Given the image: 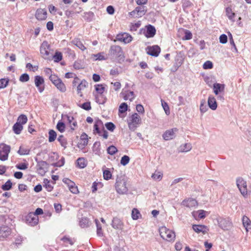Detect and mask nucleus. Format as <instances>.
<instances>
[{"instance_id": "56", "label": "nucleus", "mask_w": 251, "mask_h": 251, "mask_svg": "<svg viewBox=\"0 0 251 251\" xmlns=\"http://www.w3.org/2000/svg\"><path fill=\"white\" fill-rule=\"evenodd\" d=\"M9 79L7 78H2L0 79V88L6 87L8 83Z\"/></svg>"}, {"instance_id": "34", "label": "nucleus", "mask_w": 251, "mask_h": 251, "mask_svg": "<svg viewBox=\"0 0 251 251\" xmlns=\"http://www.w3.org/2000/svg\"><path fill=\"white\" fill-rule=\"evenodd\" d=\"M72 43L82 51L86 49L83 43L78 39H75L73 40Z\"/></svg>"}, {"instance_id": "7", "label": "nucleus", "mask_w": 251, "mask_h": 251, "mask_svg": "<svg viewBox=\"0 0 251 251\" xmlns=\"http://www.w3.org/2000/svg\"><path fill=\"white\" fill-rule=\"evenodd\" d=\"M50 79L60 91L61 92L66 91V88L65 84L57 75H51L50 76Z\"/></svg>"}, {"instance_id": "31", "label": "nucleus", "mask_w": 251, "mask_h": 251, "mask_svg": "<svg viewBox=\"0 0 251 251\" xmlns=\"http://www.w3.org/2000/svg\"><path fill=\"white\" fill-rule=\"evenodd\" d=\"M94 16V13L91 11L84 12L82 15L84 20L88 22L92 21Z\"/></svg>"}, {"instance_id": "9", "label": "nucleus", "mask_w": 251, "mask_h": 251, "mask_svg": "<svg viewBox=\"0 0 251 251\" xmlns=\"http://www.w3.org/2000/svg\"><path fill=\"white\" fill-rule=\"evenodd\" d=\"M217 220L219 226L224 230H228L231 226L232 223L229 218L219 217Z\"/></svg>"}, {"instance_id": "45", "label": "nucleus", "mask_w": 251, "mask_h": 251, "mask_svg": "<svg viewBox=\"0 0 251 251\" xmlns=\"http://www.w3.org/2000/svg\"><path fill=\"white\" fill-rule=\"evenodd\" d=\"M208 110L207 106L206 104V101L205 100H202L201 101L200 111L201 113H204Z\"/></svg>"}, {"instance_id": "51", "label": "nucleus", "mask_w": 251, "mask_h": 251, "mask_svg": "<svg viewBox=\"0 0 251 251\" xmlns=\"http://www.w3.org/2000/svg\"><path fill=\"white\" fill-rule=\"evenodd\" d=\"M63 182L68 185L69 190L75 185V184L73 181L67 178H64L63 179Z\"/></svg>"}, {"instance_id": "14", "label": "nucleus", "mask_w": 251, "mask_h": 251, "mask_svg": "<svg viewBox=\"0 0 251 251\" xmlns=\"http://www.w3.org/2000/svg\"><path fill=\"white\" fill-rule=\"evenodd\" d=\"M47 167L48 164L46 161H39L37 165V170L38 173L41 176H44L47 172Z\"/></svg>"}, {"instance_id": "26", "label": "nucleus", "mask_w": 251, "mask_h": 251, "mask_svg": "<svg viewBox=\"0 0 251 251\" xmlns=\"http://www.w3.org/2000/svg\"><path fill=\"white\" fill-rule=\"evenodd\" d=\"M11 233V230L9 227L6 226H2L0 228V236L3 238L7 237Z\"/></svg>"}, {"instance_id": "60", "label": "nucleus", "mask_w": 251, "mask_h": 251, "mask_svg": "<svg viewBox=\"0 0 251 251\" xmlns=\"http://www.w3.org/2000/svg\"><path fill=\"white\" fill-rule=\"evenodd\" d=\"M213 67V63L210 61H206L203 65L204 69H210Z\"/></svg>"}, {"instance_id": "12", "label": "nucleus", "mask_w": 251, "mask_h": 251, "mask_svg": "<svg viewBox=\"0 0 251 251\" xmlns=\"http://www.w3.org/2000/svg\"><path fill=\"white\" fill-rule=\"evenodd\" d=\"M25 221L28 225L31 226H34L37 225L38 223V216L33 214V212H30L26 216Z\"/></svg>"}, {"instance_id": "44", "label": "nucleus", "mask_w": 251, "mask_h": 251, "mask_svg": "<svg viewBox=\"0 0 251 251\" xmlns=\"http://www.w3.org/2000/svg\"><path fill=\"white\" fill-rule=\"evenodd\" d=\"M56 133L53 130H50L49 132V141L50 142H53L56 138Z\"/></svg>"}, {"instance_id": "49", "label": "nucleus", "mask_w": 251, "mask_h": 251, "mask_svg": "<svg viewBox=\"0 0 251 251\" xmlns=\"http://www.w3.org/2000/svg\"><path fill=\"white\" fill-rule=\"evenodd\" d=\"M141 215L139 211L136 208H134L132 211L131 216L132 218L134 220H137L139 216Z\"/></svg>"}, {"instance_id": "57", "label": "nucleus", "mask_w": 251, "mask_h": 251, "mask_svg": "<svg viewBox=\"0 0 251 251\" xmlns=\"http://www.w3.org/2000/svg\"><path fill=\"white\" fill-rule=\"evenodd\" d=\"M161 102H162V107L165 112V113L167 115H169L170 114V108H169V107L168 104L162 100H161Z\"/></svg>"}, {"instance_id": "17", "label": "nucleus", "mask_w": 251, "mask_h": 251, "mask_svg": "<svg viewBox=\"0 0 251 251\" xmlns=\"http://www.w3.org/2000/svg\"><path fill=\"white\" fill-rule=\"evenodd\" d=\"M178 129L176 128H174L167 130L163 134V138L165 140H170L173 139L175 137V133Z\"/></svg>"}, {"instance_id": "32", "label": "nucleus", "mask_w": 251, "mask_h": 251, "mask_svg": "<svg viewBox=\"0 0 251 251\" xmlns=\"http://www.w3.org/2000/svg\"><path fill=\"white\" fill-rule=\"evenodd\" d=\"M92 58L95 60H104L107 59V57L104 55V53L103 52L92 54Z\"/></svg>"}, {"instance_id": "3", "label": "nucleus", "mask_w": 251, "mask_h": 251, "mask_svg": "<svg viewBox=\"0 0 251 251\" xmlns=\"http://www.w3.org/2000/svg\"><path fill=\"white\" fill-rule=\"evenodd\" d=\"M127 123L129 128L134 131L138 125L141 124V117L138 114L134 113L128 117Z\"/></svg>"}, {"instance_id": "62", "label": "nucleus", "mask_w": 251, "mask_h": 251, "mask_svg": "<svg viewBox=\"0 0 251 251\" xmlns=\"http://www.w3.org/2000/svg\"><path fill=\"white\" fill-rule=\"evenodd\" d=\"M80 106V107L86 110H89L91 108L90 102H84L83 104H82Z\"/></svg>"}, {"instance_id": "42", "label": "nucleus", "mask_w": 251, "mask_h": 251, "mask_svg": "<svg viewBox=\"0 0 251 251\" xmlns=\"http://www.w3.org/2000/svg\"><path fill=\"white\" fill-rule=\"evenodd\" d=\"M57 140L59 142V143L62 147H63L64 149L66 148L67 145V142L66 139L64 138L63 135H60L58 137Z\"/></svg>"}, {"instance_id": "38", "label": "nucleus", "mask_w": 251, "mask_h": 251, "mask_svg": "<svg viewBox=\"0 0 251 251\" xmlns=\"http://www.w3.org/2000/svg\"><path fill=\"white\" fill-rule=\"evenodd\" d=\"M95 222L97 226V234L98 236L101 237L103 234L101 226L98 219H95Z\"/></svg>"}, {"instance_id": "15", "label": "nucleus", "mask_w": 251, "mask_h": 251, "mask_svg": "<svg viewBox=\"0 0 251 251\" xmlns=\"http://www.w3.org/2000/svg\"><path fill=\"white\" fill-rule=\"evenodd\" d=\"M62 117L64 120H67L68 123L70 125V127L72 130H74L77 127V122L73 116L68 115H62Z\"/></svg>"}, {"instance_id": "63", "label": "nucleus", "mask_w": 251, "mask_h": 251, "mask_svg": "<svg viewBox=\"0 0 251 251\" xmlns=\"http://www.w3.org/2000/svg\"><path fill=\"white\" fill-rule=\"evenodd\" d=\"M151 177L155 180H160L162 177V175L160 172H155V173L153 174L151 176Z\"/></svg>"}, {"instance_id": "53", "label": "nucleus", "mask_w": 251, "mask_h": 251, "mask_svg": "<svg viewBox=\"0 0 251 251\" xmlns=\"http://www.w3.org/2000/svg\"><path fill=\"white\" fill-rule=\"evenodd\" d=\"M107 151L108 153L110 155H114L118 151L117 149L114 146H110L109 147L107 148Z\"/></svg>"}, {"instance_id": "8", "label": "nucleus", "mask_w": 251, "mask_h": 251, "mask_svg": "<svg viewBox=\"0 0 251 251\" xmlns=\"http://www.w3.org/2000/svg\"><path fill=\"white\" fill-rule=\"evenodd\" d=\"M10 149L9 145L4 143L0 144V160L5 161L7 159Z\"/></svg>"}, {"instance_id": "24", "label": "nucleus", "mask_w": 251, "mask_h": 251, "mask_svg": "<svg viewBox=\"0 0 251 251\" xmlns=\"http://www.w3.org/2000/svg\"><path fill=\"white\" fill-rule=\"evenodd\" d=\"M206 211L203 210H200L197 211H194L192 213L193 217L196 220L203 219L205 217Z\"/></svg>"}, {"instance_id": "35", "label": "nucleus", "mask_w": 251, "mask_h": 251, "mask_svg": "<svg viewBox=\"0 0 251 251\" xmlns=\"http://www.w3.org/2000/svg\"><path fill=\"white\" fill-rule=\"evenodd\" d=\"M29 152L30 150L24 146H21L17 151L18 153L21 155H27L29 153Z\"/></svg>"}, {"instance_id": "61", "label": "nucleus", "mask_w": 251, "mask_h": 251, "mask_svg": "<svg viewBox=\"0 0 251 251\" xmlns=\"http://www.w3.org/2000/svg\"><path fill=\"white\" fill-rule=\"evenodd\" d=\"M103 177L105 180H108L111 178L112 175L109 170H104L103 173Z\"/></svg>"}, {"instance_id": "30", "label": "nucleus", "mask_w": 251, "mask_h": 251, "mask_svg": "<svg viewBox=\"0 0 251 251\" xmlns=\"http://www.w3.org/2000/svg\"><path fill=\"white\" fill-rule=\"evenodd\" d=\"M192 149V145L190 143H185L181 145L178 148L179 152H188Z\"/></svg>"}, {"instance_id": "39", "label": "nucleus", "mask_w": 251, "mask_h": 251, "mask_svg": "<svg viewBox=\"0 0 251 251\" xmlns=\"http://www.w3.org/2000/svg\"><path fill=\"white\" fill-rule=\"evenodd\" d=\"M135 11H137V16H136V18L141 17L145 15L146 13L144 7H137L135 8Z\"/></svg>"}, {"instance_id": "29", "label": "nucleus", "mask_w": 251, "mask_h": 251, "mask_svg": "<svg viewBox=\"0 0 251 251\" xmlns=\"http://www.w3.org/2000/svg\"><path fill=\"white\" fill-rule=\"evenodd\" d=\"M243 225L245 227L246 231L248 232L249 229H251V221L246 216H244L242 218Z\"/></svg>"}, {"instance_id": "18", "label": "nucleus", "mask_w": 251, "mask_h": 251, "mask_svg": "<svg viewBox=\"0 0 251 251\" xmlns=\"http://www.w3.org/2000/svg\"><path fill=\"white\" fill-rule=\"evenodd\" d=\"M35 84L37 87L39 91L41 93L44 90V80L42 76L37 75L35 77Z\"/></svg>"}, {"instance_id": "47", "label": "nucleus", "mask_w": 251, "mask_h": 251, "mask_svg": "<svg viewBox=\"0 0 251 251\" xmlns=\"http://www.w3.org/2000/svg\"><path fill=\"white\" fill-rule=\"evenodd\" d=\"M56 128L60 132L63 133L65 131V124L61 121H59L56 125Z\"/></svg>"}, {"instance_id": "19", "label": "nucleus", "mask_w": 251, "mask_h": 251, "mask_svg": "<svg viewBox=\"0 0 251 251\" xmlns=\"http://www.w3.org/2000/svg\"><path fill=\"white\" fill-rule=\"evenodd\" d=\"M117 39L119 41H122L125 43H128L131 41L132 37L130 35L127 33H123L122 34L117 35Z\"/></svg>"}, {"instance_id": "20", "label": "nucleus", "mask_w": 251, "mask_h": 251, "mask_svg": "<svg viewBox=\"0 0 251 251\" xmlns=\"http://www.w3.org/2000/svg\"><path fill=\"white\" fill-rule=\"evenodd\" d=\"M35 17L38 20H44L47 17V11L45 9H38L35 13Z\"/></svg>"}, {"instance_id": "58", "label": "nucleus", "mask_w": 251, "mask_h": 251, "mask_svg": "<svg viewBox=\"0 0 251 251\" xmlns=\"http://www.w3.org/2000/svg\"><path fill=\"white\" fill-rule=\"evenodd\" d=\"M192 38V34L188 30H185V35L182 38L183 40H188Z\"/></svg>"}, {"instance_id": "6", "label": "nucleus", "mask_w": 251, "mask_h": 251, "mask_svg": "<svg viewBox=\"0 0 251 251\" xmlns=\"http://www.w3.org/2000/svg\"><path fill=\"white\" fill-rule=\"evenodd\" d=\"M50 46L47 41H43L40 46V53L43 58L46 60L51 58L52 54L50 52Z\"/></svg>"}, {"instance_id": "25", "label": "nucleus", "mask_w": 251, "mask_h": 251, "mask_svg": "<svg viewBox=\"0 0 251 251\" xmlns=\"http://www.w3.org/2000/svg\"><path fill=\"white\" fill-rule=\"evenodd\" d=\"M214 93L217 95L219 93L224 92L225 90V85L220 83H215L213 85Z\"/></svg>"}, {"instance_id": "11", "label": "nucleus", "mask_w": 251, "mask_h": 251, "mask_svg": "<svg viewBox=\"0 0 251 251\" xmlns=\"http://www.w3.org/2000/svg\"><path fill=\"white\" fill-rule=\"evenodd\" d=\"M236 184L240 192L243 196L247 194L246 182L241 177L236 179Z\"/></svg>"}, {"instance_id": "21", "label": "nucleus", "mask_w": 251, "mask_h": 251, "mask_svg": "<svg viewBox=\"0 0 251 251\" xmlns=\"http://www.w3.org/2000/svg\"><path fill=\"white\" fill-rule=\"evenodd\" d=\"M111 226L115 229H122L124 226V223L119 218L114 217L112 220Z\"/></svg>"}, {"instance_id": "37", "label": "nucleus", "mask_w": 251, "mask_h": 251, "mask_svg": "<svg viewBox=\"0 0 251 251\" xmlns=\"http://www.w3.org/2000/svg\"><path fill=\"white\" fill-rule=\"evenodd\" d=\"M79 225L82 228L89 226L90 225L89 219L86 217H82L79 221Z\"/></svg>"}, {"instance_id": "13", "label": "nucleus", "mask_w": 251, "mask_h": 251, "mask_svg": "<svg viewBox=\"0 0 251 251\" xmlns=\"http://www.w3.org/2000/svg\"><path fill=\"white\" fill-rule=\"evenodd\" d=\"M120 95L124 100H129L130 101H132L135 97V95L133 91L124 90V89L120 93Z\"/></svg>"}, {"instance_id": "33", "label": "nucleus", "mask_w": 251, "mask_h": 251, "mask_svg": "<svg viewBox=\"0 0 251 251\" xmlns=\"http://www.w3.org/2000/svg\"><path fill=\"white\" fill-rule=\"evenodd\" d=\"M23 129V125H22V124H19L17 122L13 126V130L16 134H20Z\"/></svg>"}, {"instance_id": "41", "label": "nucleus", "mask_w": 251, "mask_h": 251, "mask_svg": "<svg viewBox=\"0 0 251 251\" xmlns=\"http://www.w3.org/2000/svg\"><path fill=\"white\" fill-rule=\"evenodd\" d=\"M61 240L65 244L66 246H67L68 244L73 245L75 242V240L74 239L70 238L68 236L63 237L61 239Z\"/></svg>"}, {"instance_id": "5", "label": "nucleus", "mask_w": 251, "mask_h": 251, "mask_svg": "<svg viewBox=\"0 0 251 251\" xmlns=\"http://www.w3.org/2000/svg\"><path fill=\"white\" fill-rule=\"evenodd\" d=\"M109 55L113 58H118L119 60H124V53L121 47L117 45L112 46L109 50Z\"/></svg>"}, {"instance_id": "1", "label": "nucleus", "mask_w": 251, "mask_h": 251, "mask_svg": "<svg viewBox=\"0 0 251 251\" xmlns=\"http://www.w3.org/2000/svg\"><path fill=\"white\" fill-rule=\"evenodd\" d=\"M115 187L116 192L120 195H124L127 192L128 188L127 187L126 181L124 177L122 176L117 177Z\"/></svg>"}, {"instance_id": "23", "label": "nucleus", "mask_w": 251, "mask_h": 251, "mask_svg": "<svg viewBox=\"0 0 251 251\" xmlns=\"http://www.w3.org/2000/svg\"><path fill=\"white\" fill-rule=\"evenodd\" d=\"M182 203L185 206L192 207L197 205V201L195 199L190 198L184 200Z\"/></svg>"}, {"instance_id": "46", "label": "nucleus", "mask_w": 251, "mask_h": 251, "mask_svg": "<svg viewBox=\"0 0 251 251\" xmlns=\"http://www.w3.org/2000/svg\"><path fill=\"white\" fill-rule=\"evenodd\" d=\"M52 57L54 62H58L62 59V54L60 52H56L54 55H52Z\"/></svg>"}, {"instance_id": "43", "label": "nucleus", "mask_w": 251, "mask_h": 251, "mask_svg": "<svg viewBox=\"0 0 251 251\" xmlns=\"http://www.w3.org/2000/svg\"><path fill=\"white\" fill-rule=\"evenodd\" d=\"M77 166L80 168H84L86 166L87 162L84 158H79L77 160Z\"/></svg>"}, {"instance_id": "55", "label": "nucleus", "mask_w": 251, "mask_h": 251, "mask_svg": "<svg viewBox=\"0 0 251 251\" xmlns=\"http://www.w3.org/2000/svg\"><path fill=\"white\" fill-rule=\"evenodd\" d=\"M106 128L110 131H113L115 129L116 126L112 122H108L105 124Z\"/></svg>"}, {"instance_id": "4", "label": "nucleus", "mask_w": 251, "mask_h": 251, "mask_svg": "<svg viewBox=\"0 0 251 251\" xmlns=\"http://www.w3.org/2000/svg\"><path fill=\"white\" fill-rule=\"evenodd\" d=\"M159 233L161 237L168 241H173L175 238V232L168 229L165 226H162L159 228Z\"/></svg>"}, {"instance_id": "40", "label": "nucleus", "mask_w": 251, "mask_h": 251, "mask_svg": "<svg viewBox=\"0 0 251 251\" xmlns=\"http://www.w3.org/2000/svg\"><path fill=\"white\" fill-rule=\"evenodd\" d=\"M27 121V118L26 115L22 114L19 116L17 119V123L19 124H22L23 125L26 123Z\"/></svg>"}, {"instance_id": "28", "label": "nucleus", "mask_w": 251, "mask_h": 251, "mask_svg": "<svg viewBox=\"0 0 251 251\" xmlns=\"http://www.w3.org/2000/svg\"><path fill=\"white\" fill-rule=\"evenodd\" d=\"M156 33L155 27L150 25L147 26L146 36L148 38L152 37L154 36Z\"/></svg>"}, {"instance_id": "16", "label": "nucleus", "mask_w": 251, "mask_h": 251, "mask_svg": "<svg viewBox=\"0 0 251 251\" xmlns=\"http://www.w3.org/2000/svg\"><path fill=\"white\" fill-rule=\"evenodd\" d=\"M146 51L148 54L156 57L160 52V48L157 45L148 47L146 49Z\"/></svg>"}, {"instance_id": "54", "label": "nucleus", "mask_w": 251, "mask_h": 251, "mask_svg": "<svg viewBox=\"0 0 251 251\" xmlns=\"http://www.w3.org/2000/svg\"><path fill=\"white\" fill-rule=\"evenodd\" d=\"M129 157L125 155L122 157L121 160V164L123 166H126L129 163Z\"/></svg>"}, {"instance_id": "22", "label": "nucleus", "mask_w": 251, "mask_h": 251, "mask_svg": "<svg viewBox=\"0 0 251 251\" xmlns=\"http://www.w3.org/2000/svg\"><path fill=\"white\" fill-rule=\"evenodd\" d=\"M208 105L210 109L215 110L217 108V104L215 98L212 96H210L208 99Z\"/></svg>"}, {"instance_id": "50", "label": "nucleus", "mask_w": 251, "mask_h": 251, "mask_svg": "<svg viewBox=\"0 0 251 251\" xmlns=\"http://www.w3.org/2000/svg\"><path fill=\"white\" fill-rule=\"evenodd\" d=\"M12 183L10 180H7L5 183L2 185V189L4 191L9 190L12 187Z\"/></svg>"}, {"instance_id": "48", "label": "nucleus", "mask_w": 251, "mask_h": 251, "mask_svg": "<svg viewBox=\"0 0 251 251\" xmlns=\"http://www.w3.org/2000/svg\"><path fill=\"white\" fill-rule=\"evenodd\" d=\"M226 14L227 16L228 17V18L230 20L234 21L233 19L235 16V13L232 11V10L230 8H229V7L226 8Z\"/></svg>"}, {"instance_id": "10", "label": "nucleus", "mask_w": 251, "mask_h": 251, "mask_svg": "<svg viewBox=\"0 0 251 251\" xmlns=\"http://www.w3.org/2000/svg\"><path fill=\"white\" fill-rule=\"evenodd\" d=\"M96 90L98 93V95L96 96V99L97 102L100 104L103 103L105 102V99L103 100H100V98L103 99L102 94L103 93L105 88L102 84H98L95 86Z\"/></svg>"}, {"instance_id": "36", "label": "nucleus", "mask_w": 251, "mask_h": 251, "mask_svg": "<svg viewBox=\"0 0 251 251\" xmlns=\"http://www.w3.org/2000/svg\"><path fill=\"white\" fill-rule=\"evenodd\" d=\"M87 84V82L85 80H82L81 83L77 87V94L82 96L81 90H83Z\"/></svg>"}, {"instance_id": "27", "label": "nucleus", "mask_w": 251, "mask_h": 251, "mask_svg": "<svg viewBox=\"0 0 251 251\" xmlns=\"http://www.w3.org/2000/svg\"><path fill=\"white\" fill-rule=\"evenodd\" d=\"M193 230L197 233L202 232L204 234L207 232V227L203 225H196L193 226Z\"/></svg>"}, {"instance_id": "64", "label": "nucleus", "mask_w": 251, "mask_h": 251, "mask_svg": "<svg viewBox=\"0 0 251 251\" xmlns=\"http://www.w3.org/2000/svg\"><path fill=\"white\" fill-rule=\"evenodd\" d=\"M220 42L222 44H225L227 42V37L226 34H222L219 38Z\"/></svg>"}, {"instance_id": "59", "label": "nucleus", "mask_w": 251, "mask_h": 251, "mask_svg": "<svg viewBox=\"0 0 251 251\" xmlns=\"http://www.w3.org/2000/svg\"><path fill=\"white\" fill-rule=\"evenodd\" d=\"M29 75L27 74H22L20 76V78H19L20 81L21 82H27L29 80Z\"/></svg>"}, {"instance_id": "52", "label": "nucleus", "mask_w": 251, "mask_h": 251, "mask_svg": "<svg viewBox=\"0 0 251 251\" xmlns=\"http://www.w3.org/2000/svg\"><path fill=\"white\" fill-rule=\"evenodd\" d=\"M127 109V105L126 103L123 102L119 106V112L120 113H123L126 111Z\"/></svg>"}, {"instance_id": "2", "label": "nucleus", "mask_w": 251, "mask_h": 251, "mask_svg": "<svg viewBox=\"0 0 251 251\" xmlns=\"http://www.w3.org/2000/svg\"><path fill=\"white\" fill-rule=\"evenodd\" d=\"M93 133L98 134L99 136L102 137L104 139L108 138V132L104 129L102 122L100 120H97L94 126Z\"/></svg>"}]
</instances>
